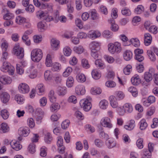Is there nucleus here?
<instances>
[{
	"label": "nucleus",
	"instance_id": "de8ad7c7",
	"mask_svg": "<svg viewBox=\"0 0 158 158\" xmlns=\"http://www.w3.org/2000/svg\"><path fill=\"white\" fill-rule=\"evenodd\" d=\"M1 115L4 119H7L9 117V113L7 110H2L1 111Z\"/></svg>",
	"mask_w": 158,
	"mask_h": 158
},
{
	"label": "nucleus",
	"instance_id": "a19ab883",
	"mask_svg": "<svg viewBox=\"0 0 158 158\" xmlns=\"http://www.w3.org/2000/svg\"><path fill=\"white\" fill-rule=\"evenodd\" d=\"M74 81V79L72 77H69L66 81L67 86L69 87H71L73 84Z\"/></svg>",
	"mask_w": 158,
	"mask_h": 158
},
{
	"label": "nucleus",
	"instance_id": "0eeeda50",
	"mask_svg": "<svg viewBox=\"0 0 158 158\" xmlns=\"http://www.w3.org/2000/svg\"><path fill=\"white\" fill-rule=\"evenodd\" d=\"M13 51L18 58H23L24 56V50L22 48H20L19 45L13 48Z\"/></svg>",
	"mask_w": 158,
	"mask_h": 158
},
{
	"label": "nucleus",
	"instance_id": "39448f33",
	"mask_svg": "<svg viewBox=\"0 0 158 158\" xmlns=\"http://www.w3.org/2000/svg\"><path fill=\"white\" fill-rule=\"evenodd\" d=\"M80 104L81 107L83 108L84 110L85 111H89L92 107L91 103L87 99L81 100Z\"/></svg>",
	"mask_w": 158,
	"mask_h": 158
},
{
	"label": "nucleus",
	"instance_id": "f03ea898",
	"mask_svg": "<svg viewBox=\"0 0 158 158\" xmlns=\"http://www.w3.org/2000/svg\"><path fill=\"white\" fill-rule=\"evenodd\" d=\"M109 51L113 54L115 52L119 53L122 50L121 44L118 42L114 43H110L108 45Z\"/></svg>",
	"mask_w": 158,
	"mask_h": 158
},
{
	"label": "nucleus",
	"instance_id": "c85d7f7f",
	"mask_svg": "<svg viewBox=\"0 0 158 158\" xmlns=\"http://www.w3.org/2000/svg\"><path fill=\"white\" fill-rule=\"evenodd\" d=\"M52 61L51 55L48 54L46 56L45 60V64L47 67H50L52 64Z\"/></svg>",
	"mask_w": 158,
	"mask_h": 158
},
{
	"label": "nucleus",
	"instance_id": "09e8293b",
	"mask_svg": "<svg viewBox=\"0 0 158 158\" xmlns=\"http://www.w3.org/2000/svg\"><path fill=\"white\" fill-rule=\"evenodd\" d=\"M102 91V90L100 88H92L90 90L91 93L94 95L99 94Z\"/></svg>",
	"mask_w": 158,
	"mask_h": 158
},
{
	"label": "nucleus",
	"instance_id": "9b49d317",
	"mask_svg": "<svg viewBox=\"0 0 158 158\" xmlns=\"http://www.w3.org/2000/svg\"><path fill=\"white\" fill-rule=\"evenodd\" d=\"M19 134L20 135L26 136L30 132V130L28 127H25L23 128H20L18 131Z\"/></svg>",
	"mask_w": 158,
	"mask_h": 158
},
{
	"label": "nucleus",
	"instance_id": "052dcab7",
	"mask_svg": "<svg viewBox=\"0 0 158 158\" xmlns=\"http://www.w3.org/2000/svg\"><path fill=\"white\" fill-rule=\"evenodd\" d=\"M150 151L147 149H145L144 150L143 155L145 158H151L152 156L151 152Z\"/></svg>",
	"mask_w": 158,
	"mask_h": 158
},
{
	"label": "nucleus",
	"instance_id": "a878e982",
	"mask_svg": "<svg viewBox=\"0 0 158 158\" xmlns=\"http://www.w3.org/2000/svg\"><path fill=\"white\" fill-rule=\"evenodd\" d=\"M135 121L134 120H131L130 121L129 125H125L124 126V128L126 130H131L135 127Z\"/></svg>",
	"mask_w": 158,
	"mask_h": 158
},
{
	"label": "nucleus",
	"instance_id": "680f3d73",
	"mask_svg": "<svg viewBox=\"0 0 158 158\" xmlns=\"http://www.w3.org/2000/svg\"><path fill=\"white\" fill-rule=\"evenodd\" d=\"M52 140V137L50 133H48L45 135V142L48 143H49Z\"/></svg>",
	"mask_w": 158,
	"mask_h": 158
},
{
	"label": "nucleus",
	"instance_id": "5fc2aeb1",
	"mask_svg": "<svg viewBox=\"0 0 158 158\" xmlns=\"http://www.w3.org/2000/svg\"><path fill=\"white\" fill-rule=\"evenodd\" d=\"M22 40L27 45H30L31 44V41L29 39L28 36L23 35L22 37Z\"/></svg>",
	"mask_w": 158,
	"mask_h": 158
},
{
	"label": "nucleus",
	"instance_id": "5701e85b",
	"mask_svg": "<svg viewBox=\"0 0 158 158\" xmlns=\"http://www.w3.org/2000/svg\"><path fill=\"white\" fill-rule=\"evenodd\" d=\"M76 78L77 81L80 82H84L86 81V77L83 73H78L76 77Z\"/></svg>",
	"mask_w": 158,
	"mask_h": 158
},
{
	"label": "nucleus",
	"instance_id": "412c9836",
	"mask_svg": "<svg viewBox=\"0 0 158 158\" xmlns=\"http://www.w3.org/2000/svg\"><path fill=\"white\" fill-rule=\"evenodd\" d=\"M131 81L133 85H138L140 83V79L139 77L137 75H135L131 78Z\"/></svg>",
	"mask_w": 158,
	"mask_h": 158
},
{
	"label": "nucleus",
	"instance_id": "6ab92c4d",
	"mask_svg": "<svg viewBox=\"0 0 158 158\" xmlns=\"http://www.w3.org/2000/svg\"><path fill=\"white\" fill-rule=\"evenodd\" d=\"M10 145L12 148L16 151L20 150L22 147V145L18 142L12 141L10 143Z\"/></svg>",
	"mask_w": 158,
	"mask_h": 158
},
{
	"label": "nucleus",
	"instance_id": "864d4df0",
	"mask_svg": "<svg viewBox=\"0 0 158 158\" xmlns=\"http://www.w3.org/2000/svg\"><path fill=\"white\" fill-rule=\"evenodd\" d=\"M144 8L142 5H140L138 6L135 9V13L137 14H140L143 11Z\"/></svg>",
	"mask_w": 158,
	"mask_h": 158
},
{
	"label": "nucleus",
	"instance_id": "9d476101",
	"mask_svg": "<svg viewBox=\"0 0 158 158\" xmlns=\"http://www.w3.org/2000/svg\"><path fill=\"white\" fill-rule=\"evenodd\" d=\"M154 74V73L152 70H149L148 72H145L144 74V78L146 81L149 82L152 80L153 75Z\"/></svg>",
	"mask_w": 158,
	"mask_h": 158
},
{
	"label": "nucleus",
	"instance_id": "a18cd8bd",
	"mask_svg": "<svg viewBox=\"0 0 158 158\" xmlns=\"http://www.w3.org/2000/svg\"><path fill=\"white\" fill-rule=\"evenodd\" d=\"M15 99L17 102L19 104H22L24 100L23 96L19 94L15 96Z\"/></svg>",
	"mask_w": 158,
	"mask_h": 158
},
{
	"label": "nucleus",
	"instance_id": "f8f14e48",
	"mask_svg": "<svg viewBox=\"0 0 158 158\" xmlns=\"http://www.w3.org/2000/svg\"><path fill=\"white\" fill-rule=\"evenodd\" d=\"M101 44L97 42H92L89 44L91 50L99 51L100 49Z\"/></svg>",
	"mask_w": 158,
	"mask_h": 158
},
{
	"label": "nucleus",
	"instance_id": "79ce46f5",
	"mask_svg": "<svg viewBox=\"0 0 158 158\" xmlns=\"http://www.w3.org/2000/svg\"><path fill=\"white\" fill-rule=\"evenodd\" d=\"M140 129L142 130H145L148 126V124L145 119H143L140 122Z\"/></svg>",
	"mask_w": 158,
	"mask_h": 158
},
{
	"label": "nucleus",
	"instance_id": "e433bc0d",
	"mask_svg": "<svg viewBox=\"0 0 158 158\" xmlns=\"http://www.w3.org/2000/svg\"><path fill=\"white\" fill-rule=\"evenodd\" d=\"M67 92L66 88L65 87H59L58 89V93L60 96L64 95Z\"/></svg>",
	"mask_w": 158,
	"mask_h": 158
},
{
	"label": "nucleus",
	"instance_id": "423d86ee",
	"mask_svg": "<svg viewBox=\"0 0 158 158\" xmlns=\"http://www.w3.org/2000/svg\"><path fill=\"white\" fill-rule=\"evenodd\" d=\"M1 12L3 15V19L5 20H11L14 17V14L6 8L3 9Z\"/></svg>",
	"mask_w": 158,
	"mask_h": 158
},
{
	"label": "nucleus",
	"instance_id": "4be33fe9",
	"mask_svg": "<svg viewBox=\"0 0 158 158\" xmlns=\"http://www.w3.org/2000/svg\"><path fill=\"white\" fill-rule=\"evenodd\" d=\"M132 53L130 51L126 50L123 53L124 59L127 61L129 60L132 57Z\"/></svg>",
	"mask_w": 158,
	"mask_h": 158
},
{
	"label": "nucleus",
	"instance_id": "58836bf2",
	"mask_svg": "<svg viewBox=\"0 0 158 158\" xmlns=\"http://www.w3.org/2000/svg\"><path fill=\"white\" fill-rule=\"evenodd\" d=\"M132 70V66L131 65L128 64L124 68L123 71L124 73L127 75H129L131 72Z\"/></svg>",
	"mask_w": 158,
	"mask_h": 158
},
{
	"label": "nucleus",
	"instance_id": "0e129e2a",
	"mask_svg": "<svg viewBox=\"0 0 158 158\" xmlns=\"http://www.w3.org/2000/svg\"><path fill=\"white\" fill-rule=\"evenodd\" d=\"M94 143L98 147H101L103 145V142L99 139H96L94 140Z\"/></svg>",
	"mask_w": 158,
	"mask_h": 158
},
{
	"label": "nucleus",
	"instance_id": "6e6552de",
	"mask_svg": "<svg viewBox=\"0 0 158 158\" xmlns=\"http://www.w3.org/2000/svg\"><path fill=\"white\" fill-rule=\"evenodd\" d=\"M18 89L19 92L22 94L27 93L29 91L28 85L24 83L20 84L18 86Z\"/></svg>",
	"mask_w": 158,
	"mask_h": 158
},
{
	"label": "nucleus",
	"instance_id": "aec40b11",
	"mask_svg": "<svg viewBox=\"0 0 158 158\" xmlns=\"http://www.w3.org/2000/svg\"><path fill=\"white\" fill-rule=\"evenodd\" d=\"M101 33L98 31H90L88 33V36L90 38L94 39L100 36Z\"/></svg>",
	"mask_w": 158,
	"mask_h": 158
},
{
	"label": "nucleus",
	"instance_id": "c03bdc74",
	"mask_svg": "<svg viewBox=\"0 0 158 158\" xmlns=\"http://www.w3.org/2000/svg\"><path fill=\"white\" fill-rule=\"evenodd\" d=\"M106 143L108 147L110 148H113L115 145V143L111 139H109L106 141Z\"/></svg>",
	"mask_w": 158,
	"mask_h": 158
},
{
	"label": "nucleus",
	"instance_id": "8fccbe9b",
	"mask_svg": "<svg viewBox=\"0 0 158 158\" xmlns=\"http://www.w3.org/2000/svg\"><path fill=\"white\" fill-rule=\"evenodd\" d=\"M72 71V69L70 67H68L63 73V75L64 77H67L70 74Z\"/></svg>",
	"mask_w": 158,
	"mask_h": 158
},
{
	"label": "nucleus",
	"instance_id": "dca6fc26",
	"mask_svg": "<svg viewBox=\"0 0 158 158\" xmlns=\"http://www.w3.org/2000/svg\"><path fill=\"white\" fill-rule=\"evenodd\" d=\"M10 98L9 95L6 92L2 93L0 96L1 101L4 103H6L8 102Z\"/></svg>",
	"mask_w": 158,
	"mask_h": 158
},
{
	"label": "nucleus",
	"instance_id": "6e6d98bb",
	"mask_svg": "<svg viewBox=\"0 0 158 158\" xmlns=\"http://www.w3.org/2000/svg\"><path fill=\"white\" fill-rule=\"evenodd\" d=\"M60 64L57 63H56L52 66L51 69L52 71L55 72L60 70Z\"/></svg>",
	"mask_w": 158,
	"mask_h": 158
},
{
	"label": "nucleus",
	"instance_id": "c756f323",
	"mask_svg": "<svg viewBox=\"0 0 158 158\" xmlns=\"http://www.w3.org/2000/svg\"><path fill=\"white\" fill-rule=\"evenodd\" d=\"M60 108V104L57 103H53L50 106V110L53 112L57 111Z\"/></svg>",
	"mask_w": 158,
	"mask_h": 158
},
{
	"label": "nucleus",
	"instance_id": "f3484780",
	"mask_svg": "<svg viewBox=\"0 0 158 158\" xmlns=\"http://www.w3.org/2000/svg\"><path fill=\"white\" fill-rule=\"evenodd\" d=\"M144 43L145 45L148 46L149 45L152 40V37L151 35L148 33L144 34Z\"/></svg>",
	"mask_w": 158,
	"mask_h": 158
},
{
	"label": "nucleus",
	"instance_id": "4d7b16f0",
	"mask_svg": "<svg viewBox=\"0 0 158 158\" xmlns=\"http://www.w3.org/2000/svg\"><path fill=\"white\" fill-rule=\"evenodd\" d=\"M81 64L83 67L85 69H88L90 67L87 60L85 59H82L81 60Z\"/></svg>",
	"mask_w": 158,
	"mask_h": 158
},
{
	"label": "nucleus",
	"instance_id": "69168bd1",
	"mask_svg": "<svg viewBox=\"0 0 158 158\" xmlns=\"http://www.w3.org/2000/svg\"><path fill=\"white\" fill-rule=\"evenodd\" d=\"M68 101L69 102L75 104L77 102L76 97L74 95H72L70 96L68 99Z\"/></svg>",
	"mask_w": 158,
	"mask_h": 158
},
{
	"label": "nucleus",
	"instance_id": "603ef678",
	"mask_svg": "<svg viewBox=\"0 0 158 158\" xmlns=\"http://www.w3.org/2000/svg\"><path fill=\"white\" fill-rule=\"evenodd\" d=\"M47 149L45 146L42 147L40 149V156L43 157H45L47 154Z\"/></svg>",
	"mask_w": 158,
	"mask_h": 158
},
{
	"label": "nucleus",
	"instance_id": "1a4fd4ad",
	"mask_svg": "<svg viewBox=\"0 0 158 158\" xmlns=\"http://www.w3.org/2000/svg\"><path fill=\"white\" fill-rule=\"evenodd\" d=\"M101 124L102 126L109 128H111L112 126L110 119L107 117L102 118L101 121Z\"/></svg>",
	"mask_w": 158,
	"mask_h": 158
},
{
	"label": "nucleus",
	"instance_id": "393cba45",
	"mask_svg": "<svg viewBox=\"0 0 158 158\" xmlns=\"http://www.w3.org/2000/svg\"><path fill=\"white\" fill-rule=\"evenodd\" d=\"M48 97L51 102H54L56 101V96L53 90H51L49 93Z\"/></svg>",
	"mask_w": 158,
	"mask_h": 158
},
{
	"label": "nucleus",
	"instance_id": "13d9d810",
	"mask_svg": "<svg viewBox=\"0 0 158 158\" xmlns=\"http://www.w3.org/2000/svg\"><path fill=\"white\" fill-rule=\"evenodd\" d=\"M122 13L123 15L126 16H129L131 15L130 10L127 8H125L123 9L122 10Z\"/></svg>",
	"mask_w": 158,
	"mask_h": 158
},
{
	"label": "nucleus",
	"instance_id": "7ed1b4c3",
	"mask_svg": "<svg viewBox=\"0 0 158 158\" xmlns=\"http://www.w3.org/2000/svg\"><path fill=\"white\" fill-rule=\"evenodd\" d=\"M118 109L119 114L121 115L124 114L125 113H131L133 110L132 105L131 104L127 103L124 105L122 109L120 107Z\"/></svg>",
	"mask_w": 158,
	"mask_h": 158
},
{
	"label": "nucleus",
	"instance_id": "b1692460",
	"mask_svg": "<svg viewBox=\"0 0 158 158\" xmlns=\"http://www.w3.org/2000/svg\"><path fill=\"white\" fill-rule=\"evenodd\" d=\"M59 44V42L55 39H52L51 41V45L52 49L54 50H57Z\"/></svg>",
	"mask_w": 158,
	"mask_h": 158
},
{
	"label": "nucleus",
	"instance_id": "72a5a7b5",
	"mask_svg": "<svg viewBox=\"0 0 158 158\" xmlns=\"http://www.w3.org/2000/svg\"><path fill=\"white\" fill-rule=\"evenodd\" d=\"M84 50V49L82 46H76L73 48V51L76 53L80 54L83 53Z\"/></svg>",
	"mask_w": 158,
	"mask_h": 158
},
{
	"label": "nucleus",
	"instance_id": "f257e3e1",
	"mask_svg": "<svg viewBox=\"0 0 158 158\" xmlns=\"http://www.w3.org/2000/svg\"><path fill=\"white\" fill-rule=\"evenodd\" d=\"M43 52L39 48L33 49L31 53V58L35 62H39L43 57Z\"/></svg>",
	"mask_w": 158,
	"mask_h": 158
},
{
	"label": "nucleus",
	"instance_id": "4468645a",
	"mask_svg": "<svg viewBox=\"0 0 158 158\" xmlns=\"http://www.w3.org/2000/svg\"><path fill=\"white\" fill-rule=\"evenodd\" d=\"M0 81L3 84H10L12 82V79L9 77L2 76L0 77Z\"/></svg>",
	"mask_w": 158,
	"mask_h": 158
},
{
	"label": "nucleus",
	"instance_id": "473e14b6",
	"mask_svg": "<svg viewBox=\"0 0 158 158\" xmlns=\"http://www.w3.org/2000/svg\"><path fill=\"white\" fill-rule=\"evenodd\" d=\"M116 97L119 100L123 99L125 97V94L123 92L121 91H118L115 92Z\"/></svg>",
	"mask_w": 158,
	"mask_h": 158
},
{
	"label": "nucleus",
	"instance_id": "e2e57ef3",
	"mask_svg": "<svg viewBox=\"0 0 158 158\" xmlns=\"http://www.w3.org/2000/svg\"><path fill=\"white\" fill-rule=\"evenodd\" d=\"M104 58L109 63H113L114 60V58L112 57L107 55H105L104 56Z\"/></svg>",
	"mask_w": 158,
	"mask_h": 158
},
{
	"label": "nucleus",
	"instance_id": "a211bd4d",
	"mask_svg": "<svg viewBox=\"0 0 158 158\" xmlns=\"http://www.w3.org/2000/svg\"><path fill=\"white\" fill-rule=\"evenodd\" d=\"M53 74L52 72L50 71H46L44 74V77L46 81H51L53 80Z\"/></svg>",
	"mask_w": 158,
	"mask_h": 158
},
{
	"label": "nucleus",
	"instance_id": "49530a36",
	"mask_svg": "<svg viewBox=\"0 0 158 158\" xmlns=\"http://www.w3.org/2000/svg\"><path fill=\"white\" fill-rule=\"evenodd\" d=\"M36 88L39 94L44 91V87L43 84H38Z\"/></svg>",
	"mask_w": 158,
	"mask_h": 158
},
{
	"label": "nucleus",
	"instance_id": "338daca9",
	"mask_svg": "<svg viewBox=\"0 0 158 158\" xmlns=\"http://www.w3.org/2000/svg\"><path fill=\"white\" fill-rule=\"evenodd\" d=\"M106 85L108 87L113 88L115 86L116 84L114 81H109L106 82Z\"/></svg>",
	"mask_w": 158,
	"mask_h": 158
},
{
	"label": "nucleus",
	"instance_id": "20e7f679",
	"mask_svg": "<svg viewBox=\"0 0 158 158\" xmlns=\"http://www.w3.org/2000/svg\"><path fill=\"white\" fill-rule=\"evenodd\" d=\"M1 70L3 72H8L10 75H13L14 73L15 68L9 63L4 62L1 68Z\"/></svg>",
	"mask_w": 158,
	"mask_h": 158
},
{
	"label": "nucleus",
	"instance_id": "bb28decb",
	"mask_svg": "<svg viewBox=\"0 0 158 158\" xmlns=\"http://www.w3.org/2000/svg\"><path fill=\"white\" fill-rule=\"evenodd\" d=\"M26 19L21 16H17L15 20V22L18 24L21 25L25 22Z\"/></svg>",
	"mask_w": 158,
	"mask_h": 158
},
{
	"label": "nucleus",
	"instance_id": "ddd939ff",
	"mask_svg": "<svg viewBox=\"0 0 158 158\" xmlns=\"http://www.w3.org/2000/svg\"><path fill=\"white\" fill-rule=\"evenodd\" d=\"M109 100L111 106L113 108H116L118 106V103L117 99L114 96H110L109 98Z\"/></svg>",
	"mask_w": 158,
	"mask_h": 158
},
{
	"label": "nucleus",
	"instance_id": "2eb2a0df",
	"mask_svg": "<svg viewBox=\"0 0 158 158\" xmlns=\"http://www.w3.org/2000/svg\"><path fill=\"white\" fill-rule=\"evenodd\" d=\"M75 91L78 95H83L85 92V87L83 85H78L75 88Z\"/></svg>",
	"mask_w": 158,
	"mask_h": 158
},
{
	"label": "nucleus",
	"instance_id": "4c0bfd02",
	"mask_svg": "<svg viewBox=\"0 0 158 158\" xmlns=\"http://www.w3.org/2000/svg\"><path fill=\"white\" fill-rule=\"evenodd\" d=\"M130 41L133 45L135 47H138L140 45V42L137 38H132L131 40Z\"/></svg>",
	"mask_w": 158,
	"mask_h": 158
},
{
	"label": "nucleus",
	"instance_id": "37998d69",
	"mask_svg": "<svg viewBox=\"0 0 158 158\" xmlns=\"http://www.w3.org/2000/svg\"><path fill=\"white\" fill-rule=\"evenodd\" d=\"M28 149L31 153L33 154L36 151L35 144L33 143H31L28 147Z\"/></svg>",
	"mask_w": 158,
	"mask_h": 158
},
{
	"label": "nucleus",
	"instance_id": "7c9ffc66",
	"mask_svg": "<svg viewBox=\"0 0 158 158\" xmlns=\"http://www.w3.org/2000/svg\"><path fill=\"white\" fill-rule=\"evenodd\" d=\"M93 77L95 79H98L101 77V75L96 69H94L92 72Z\"/></svg>",
	"mask_w": 158,
	"mask_h": 158
},
{
	"label": "nucleus",
	"instance_id": "774afa93",
	"mask_svg": "<svg viewBox=\"0 0 158 158\" xmlns=\"http://www.w3.org/2000/svg\"><path fill=\"white\" fill-rule=\"evenodd\" d=\"M33 40L35 43H39L41 41L42 37L41 35H35L33 37Z\"/></svg>",
	"mask_w": 158,
	"mask_h": 158
},
{
	"label": "nucleus",
	"instance_id": "c9c22d12",
	"mask_svg": "<svg viewBox=\"0 0 158 158\" xmlns=\"http://www.w3.org/2000/svg\"><path fill=\"white\" fill-rule=\"evenodd\" d=\"M1 130L2 131L3 133L8 132L10 130L9 127L6 123H3L1 125Z\"/></svg>",
	"mask_w": 158,
	"mask_h": 158
},
{
	"label": "nucleus",
	"instance_id": "3c124183",
	"mask_svg": "<svg viewBox=\"0 0 158 158\" xmlns=\"http://www.w3.org/2000/svg\"><path fill=\"white\" fill-rule=\"evenodd\" d=\"M128 91L131 92L133 96L136 97L138 94L137 89L134 87L131 86L129 88Z\"/></svg>",
	"mask_w": 158,
	"mask_h": 158
},
{
	"label": "nucleus",
	"instance_id": "ea45409f",
	"mask_svg": "<svg viewBox=\"0 0 158 158\" xmlns=\"http://www.w3.org/2000/svg\"><path fill=\"white\" fill-rule=\"evenodd\" d=\"M108 104V101L106 100H103L101 101L99 103V106L100 108L103 109L106 108Z\"/></svg>",
	"mask_w": 158,
	"mask_h": 158
},
{
	"label": "nucleus",
	"instance_id": "f704fd0d",
	"mask_svg": "<svg viewBox=\"0 0 158 158\" xmlns=\"http://www.w3.org/2000/svg\"><path fill=\"white\" fill-rule=\"evenodd\" d=\"M63 52L65 56H69L71 53L72 50L69 47L66 46L63 49Z\"/></svg>",
	"mask_w": 158,
	"mask_h": 158
},
{
	"label": "nucleus",
	"instance_id": "bf43d9fd",
	"mask_svg": "<svg viewBox=\"0 0 158 158\" xmlns=\"http://www.w3.org/2000/svg\"><path fill=\"white\" fill-rule=\"evenodd\" d=\"M70 122L68 120L66 119L61 124V127L63 129H66L69 126Z\"/></svg>",
	"mask_w": 158,
	"mask_h": 158
},
{
	"label": "nucleus",
	"instance_id": "cd10ccee",
	"mask_svg": "<svg viewBox=\"0 0 158 158\" xmlns=\"http://www.w3.org/2000/svg\"><path fill=\"white\" fill-rule=\"evenodd\" d=\"M37 27L39 30L40 31H43L47 28L45 23L42 22H40L38 23Z\"/></svg>",
	"mask_w": 158,
	"mask_h": 158
},
{
	"label": "nucleus",
	"instance_id": "2f4dec72",
	"mask_svg": "<svg viewBox=\"0 0 158 158\" xmlns=\"http://www.w3.org/2000/svg\"><path fill=\"white\" fill-rule=\"evenodd\" d=\"M147 54L152 61H154L156 60V56L154 53L150 50L147 51Z\"/></svg>",
	"mask_w": 158,
	"mask_h": 158
}]
</instances>
